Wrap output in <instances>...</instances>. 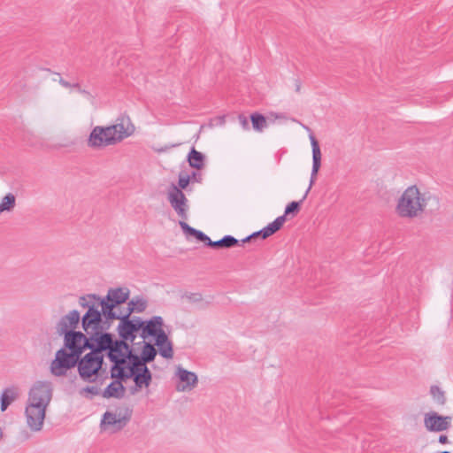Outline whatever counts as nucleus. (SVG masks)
Listing matches in <instances>:
<instances>
[{
    "instance_id": "nucleus-1",
    "label": "nucleus",
    "mask_w": 453,
    "mask_h": 453,
    "mask_svg": "<svg viewBox=\"0 0 453 453\" xmlns=\"http://www.w3.org/2000/svg\"><path fill=\"white\" fill-rule=\"evenodd\" d=\"M134 129V126L129 123V120L127 126L123 122L105 127L96 126L92 129L87 143L89 148L93 149L114 145L130 136Z\"/></svg>"
},
{
    "instance_id": "nucleus-2",
    "label": "nucleus",
    "mask_w": 453,
    "mask_h": 453,
    "mask_svg": "<svg viewBox=\"0 0 453 453\" xmlns=\"http://www.w3.org/2000/svg\"><path fill=\"white\" fill-rule=\"evenodd\" d=\"M427 204L425 194L417 186L408 187L397 200L396 214L403 219H415L422 215Z\"/></svg>"
},
{
    "instance_id": "nucleus-3",
    "label": "nucleus",
    "mask_w": 453,
    "mask_h": 453,
    "mask_svg": "<svg viewBox=\"0 0 453 453\" xmlns=\"http://www.w3.org/2000/svg\"><path fill=\"white\" fill-rule=\"evenodd\" d=\"M310 140H311V148H312V161H313L310 185H309V188H307L303 197L300 201H298V202L293 201L286 206L284 215H282L285 218V220L287 219L288 216L291 215L292 217H295L299 212L300 208H301V203L306 198L309 191L311 190L312 185L314 184L316 178H317V174L321 166V151H320L319 142L312 134H310Z\"/></svg>"
},
{
    "instance_id": "nucleus-4",
    "label": "nucleus",
    "mask_w": 453,
    "mask_h": 453,
    "mask_svg": "<svg viewBox=\"0 0 453 453\" xmlns=\"http://www.w3.org/2000/svg\"><path fill=\"white\" fill-rule=\"evenodd\" d=\"M87 296H81L79 300V303L81 307L88 308L87 312L81 319L82 328L88 334H91V332L99 331V329L107 330L110 325L107 326L103 325L101 311L96 308L95 303L87 301Z\"/></svg>"
},
{
    "instance_id": "nucleus-5",
    "label": "nucleus",
    "mask_w": 453,
    "mask_h": 453,
    "mask_svg": "<svg viewBox=\"0 0 453 453\" xmlns=\"http://www.w3.org/2000/svg\"><path fill=\"white\" fill-rule=\"evenodd\" d=\"M65 348H61L56 352L55 359L50 364V372L53 375L61 377L65 376L68 370L77 366L79 355Z\"/></svg>"
},
{
    "instance_id": "nucleus-6",
    "label": "nucleus",
    "mask_w": 453,
    "mask_h": 453,
    "mask_svg": "<svg viewBox=\"0 0 453 453\" xmlns=\"http://www.w3.org/2000/svg\"><path fill=\"white\" fill-rule=\"evenodd\" d=\"M52 385L49 381H36L29 390L27 403L48 407L52 399Z\"/></svg>"
},
{
    "instance_id": "nucleus-7",
    "label": "nucleus",
    "mask_w": 453,
    "mask_h": 453,
    "mask_svg": "<svg viewBox=\"0 0 453 453\" xmlns=\"http://www.w3.org/2000/svg\"><path fill=\"white\" fill-rule=\"evenodd\" d=\"M142 324L143 320L141 318L135 317L131 319L128 314H124L123 317L119 318V324L118 326L119 337L134 342L136 337L135 334L141 330Z\"/></svg>"
},
{
    "instance_id": "nucleus-8",
    "label": "nucleus",
    "mask_w": 453,
    "mask_h": 453,
    "mask_svg": "<svg viewBox=\"0 0 453 453\" xmlns=\"http://www.w3.org/2000/svg\"><path fill=\"white\" fill-rule=\"evenodd\" d=\"M64 348L81 357L90 348L88 337L81 331H70L64 335Z\"/></svg>"
},
{
    "instance_id": "nucleus-9",
    "label": "nucleus",
    "mask_w": 453,
    "mask_h": 453,
    "mask_svg": "<svg viewBox=\"0 0 453 453\" xmlns=\"http://www.w3.org/2000/svg\"><path fill=\"white\" fill-rule=\"evenodd\" d=\"M167 199L178 216L182 219H187L188 210V199L185 194L173 183L169 188Z\"/></svg>"
},
{
    "instance_id": "nucleus-10",
    "label": "nucleus",
    "mask_w": 453,
    "mask_h": 453,
    "mask_svg": "<svg viewBox=\"0 0 453 453\" xmlns=\"http://www.w3.org/2000/svg\"><path fill=\"white\" fill-rule=\"evenodd\" d=\"M95 352H88L80 357L77 363L81 379L86 382H96L98 377L97 366H95Z\"/></svg>"
},
{
    "instance_id": "nucleus-11",
    "label": "nucleus",
    "mask_w": 453,
    "mask_h": 453,
    "mask_svg": "<svg viewBox=\"0 0 453 453\" xmlns=\"http://www.w3.org/2000/svg\"><path fill=\"white\" fill-rule=\"evenodd\" d=\"M164 320L160 316H154L150 319L143 321L141 327V336L145 339L149 336L154 337L155 342H163L165 339V332L163 329Z\"/></svg>"
},
{
    "instance_id": "nucleus-12",
    "label": "nucleus",
    "mask_w": 453,
    "mask_h": 453,
    "mask_svg": "<svg viewBox=\"0 0 453 453\" xmlns=\"http://www.w3.org/2000/svg\"><path fill=\"white\" fill-rule=\"evenodd\" d=\"M47 407L40 404L27 403L25 410L27 423L32 431L39 432L42 429Z\"/></svg>"
},
{
    "instance_id": "nucleus-13",
    "label": "nucleus",
    "mask_w": 453,
    "mask_h": 453,
    "mask_svg": "<svg viewBox=\"0 0 453 453\" xmlns=\"http://www.w3.org/2000/svg\"><path fill=\"white\" fill-rule=\"evenodd\" d=\"M131 418V412L127 411L126 414L120 416L111 411H106L101 420V426L104 430H111V433H117L122 430Z\"/></svg>"
},
{
    "instance_id": "nucleus-14",
    "label": "nucleus",
    "mask_w": 453,
    "mask_h": 453,
    "mask_svg": "<svg viewBox=\"0 0 453 453\" xmlns=\"http://www.w3.org/2000/svg\"><path fill=\"white\" fill-rule=\"evenodd\" d=\"M450 416H441L435 411H430L424 416V426L429 432H442L451 426Z\"/></svg>"
},
{
    "instance_id": "nucleus-15",
    "label": "nucleus",
    "mask_w": 453,
    "mask_h": 453,
    "mask_svg": "<svg viewBox=\"0 0 453 453\" xmlns=\"http://www.w3.org/2000/svg\"><path fill=\"white\" fill-rule=\"evenodd\" d=\"M105 330H100L91 332L88 337V343L90 345L91 351L103 353L107 351L114 341L113 335L111 333L104 332Z\"/></svg>"
},
{
    "instance_id": "nucleus-16",
    "label": "nucleus",
    "mask_w": 453,
    "mask_h": 453,
    "mask_svg": "<svg viewBox=\"0 0 453 453\" xmlns=\"http://www.w3.org/2000/svg\"><path fill=\"white\" fill-rule=\"evenodd\" d=\"M106 355L109 360L113 363L111 369V377L116 376L117 372L126 369V355H124V351L121 350L120 346L118 344L117 339H114Z\"/></svg>"
},
{
    "instance_id": "nucleus-17",
    "label": "nucleus",
    "mask_w": 453,
    "mask_h": 453,
    "mask_svg": "<svg viewBox=\"0 0 453 453\" xmlns=\"http://www.w3.org/2000/svg\"><path fill=\"white\" fill-rule=\"evenodd\" d=\"M115 377L125 380L132 378L138 388H142V387L148 388L152 381L151 372L147 366L140 369V371H134L133 372H127L126 369H124L122 372H117Z\"/></svg>"
},
{
    "instance_id": "nucleus-18",
    "label": "nucleus",
    "mask_w": 453,
    "mask_h": 453,
    "mask_svg": "<svg viewBox=\"0 0 453 453\" xmlns=\"http://www.w3.org/2000/svg\"><path fill=\"white\" fill-rule=\"evenodd\" d=\"M80 321V313L76 310L71 311L65 316H63L56 325V331L58 335H65L70 331H75Z\"/></svg>"
},
{
    "instance_id": "nucleus-19",
    "label": "nucleus",
    "mask_w": 453,
    "mask_h": 453,
    "mask_svg": "<svg viewBox=\"0 0 453 453\" xmlns=\"http://www.w3.org/2000/svg\"><path fill=\"white\" fill-rule=\"evenodd\" d=\"M285 223V218L283 216L278 217L274 221L270 223L268 226L261 229L260 231L255 232L248 237L242 240V243L250 242L257 238L266 239L269 236L274 234L279 231L283 224Z\"/></svg>"
},
{
    "instance_id": "nucleus-20",
    "label": "nucleus",
    "mask_w": 453,
    "mask_h": 453,
    "mask_svg": "<svg viewBox=\"0 0 453 453\" xmlns=\"http://www.w3.org/2000/svg\"><path fill=\"white\" fill-rule=\"evenodd\" d=\"M115 380L108 385V387L102 393L103 397L104 398H118L121 399L125 396L126 388L123 386L122 381H125V379H118L117 377H111Z\"/></svg>"
},
{
    "instance_id": "nucleus-21",
    "label": "nucleus",
    "mask_w": 453,
    "mask_h": 453,
    "mask_svg": "<svg viewBox=\"0 0 453 453\" xmlns=\"http://www.w3.org/2000/svg\"><path fill=\"white\" fill-rule=\"evenodd\" d=\"M177 375L181 382H186V385H178L177 390L185 391L196 387L198 382L197 376L195 372H188L183 368L179 367Z\"/></svg>"
},
{
    "instance_id": "nucleus-22",
    "label": "nucleus",
    "mask_w": 453,
    "mask_h": 453,
    "mask_svg": "<svg viewBox=\"0 0 453 453\" xmlns=\"http://www.w3.org/2000/svg\"><path fill=\"white\" fill-rule=\"evenodd\" d=\"M129 295L130 291L127 288H110L105 297L116 306H119L128 300Z\"/></svg>"
},
{
    "instance_id": "nucleus-23",
    "label": "nucleus",
    "mask_w": 453,
    "mask_h": 453,
    "mask_svg": "<svg viewBox=\"0 0 453 453\" xmlns=\"http://www.w3.org/2000/svg\"><path fill=\"white\" fill-rule=\"evenodd\" d=\"M19 388L15 386L4 388L1 395V411H4L19 397Z\"/></svg>"
},
{
    "instance_id": "nucleus-24",
    "label": "nucleus",
    "mask_w": 453,
    "mask_h": 453,
    "mask_svg": "<svg viewBox=\"0 0 453 453\" xmlns=\"http://www.w3.org/2000/svg\"><path fill=\"white\" fill-rule=\"evenodd\" d=\"M187 159L192 168L201 170L204 167L205 156L194 147L190 150Z\"/></svg>"
},
{
    "instance_id": "nucleus-25",
    "label": "nucleus",
    "mask_w": 453,
    "mask_h": 453,
    "mask_svg": "<svg viewBox=\"0 0 453 453\" xmlns=\"http://www.w3.org/2000/svg\"><path fill=\"white\" fill-rule=\"evenodd\" d=\"M126 368L128 369L127 372H133L134 371H140V369L147 366L141 356L134 353L126 355Z\"/></svg>"
},
{
    "instance_id": "nucleus-26",
    "label": "nucleus",
    "mask_w": 453,
    "mask_h": 453,
    "mask_svg": "<svg viewBox=\"0 0 453 453\" xmlns=\"http://www.w3.org/2000/svg\"><path fill=\"white\" fill-rule=\"evenodd\" d=\"M155 344L159 349V354L165 357V358H173V344L169 341L167 334H165V339L163 341V342L158 343L157 342H155Z\"/></svg>"
},
{
    "instance_id": "nucleus-27",
    "label": "nucleus",
    "mask_w": 453,
    "mask_h": 453,
    "mask_svg": "<svg viewBox=\"0 0 453 453\" xmlns=\"http://www.w3.org/2000/svg\"><path fill=\"white\" fill-rule=\"evenodd\" d=\"M143 344L144 345L142 348L141 357H142V360L144 361V363L147 365L148 363H150L155 359V357L157 356V349L150 342H143Z\"/></svg>"
},
{
    "instance_id": "nucleus-28",
    "label": "nucleus",
    "mask_w": 453,
    "mask_h": 453,
    "mask_svg": "<svg viewBox=\"0 0 453 453\" xmlns=\"http://www.w3.org/2000/svg\"><path fill=\"white\" fill-rule=\"evenodd\" d=\"M146 307L147 302L145 300L142 298H136L135 300L133 299L128 303V307L125 314H128V316L130 317V315L134 311L142 312L143 311H145Z\"/></svg>"
},
{
    "instance_id": "nucleus-29",
    "label": "nucleus",
    "mask_w": 453,
    "mask_h": 453,
    "mask_svg": "<svg viewBox=\"0 0 453 453\" xmlns=\"http://www.w3.org/2000/svg\"><path fill=\"white\" fill-rule=\"evenodd\" d=\"M87 297L90 300H97L99 301V303L100 305L102 306V316L105 314L106 311H113L114 308H116L117 306L111 303V301H108L107 300V297H104V298H100L98 296H96V294H90V295H88Z\"/></svg>"
},
{
    "instance_id": "nucleus-30",
    "label": "nucleus",
    "mask_w": 453,
    "mask_h": 453,
    "mask_svg": "<svg viewBox=\"0 0 453 453\" xmlns=\"http://www.w3.org/2000/svg\"><path fill=\"white\" fill-rule=\"evenodd\" d=\"M16 198L13 194L9 193L4 196L0 203V213L4 211H11L15 207Z\"/></svg>"
},
{
    "instance_id": "nucleus-31",
    "label": "nucleus",
    "mask_w": 453,
    "mask_h": 453,
    "mask_svg": "<svg viewBox=\"0 0 453 453\" xmlns=\"http://www.w3.org/2000/svg\"><path fill=\"white\" fill-rule=\"evenodd\" d=\"M250 120L253 128L258 132H261L267 126L265 117L257 112L250 115Z\"/></svg>"
},
{
    "instance_id": "nucleus-32",
    "label": "nucleus",
    "mask_w": 453,
    "mask_h": 453,
    "mask_svg": "<svg viewBox=\"0 0 453 453\" xmlns=\"http://www.w3.org/2000/svg\"><path fill=\"white\" fill-rule=\"evenodd\" d=\"M430 394L438 404L444 405L446 403L445 393L438 386H432L430 388Z\"/></svg>"
},
{
    "instance_id": "nucleus-33",
    "label": "nucleus",
    "mask_w": 453,
    "mask_h": 453,
    "mask_svg": "<svg viewBox=\"0 0 453 453\" xmlns=\"http://www.w3.org/2000/svg\"><path fill=\"white\" fill-rule=\"evenodd\" d=\"M223 249H229L239 245V241L232 235H225L222 238Z\"/></svg>"
},
{
    "instance_id": "nucleus-34",
    "label": "nucleus",
    "mask_w": 453,
    "mask_h": 453,
    "mask_svg": "<svg viewBox=\"0 0 453 453\" xmlns=\"http://www.w3.org/2000/svg\"><path fill=\"white\" fill-rule=\"evenodd\" d=\"M191 181V177L190 175L188 174H184L182 173H180L179 175V180H178V188L181 190V189H185L187 188V187L188 186L189 182Z\"/></svg>"
},
{
    "instance_id": "nucleus-35",
    "label": "nucleus",
    "mask_w": 453,
    "mask_h": 453,
    "mask_svg": "<svg viewBox=\"0 0 453 453\" xmlns=\"http://www.w3.org/2000/svg\"><path fill=\"white\" fill-rule=\"evenodd\" d=\"M129 340L119 339L118 340V344L120 346L121 350L124 351V355L134 353L133 349L130 344L127 342Z\"/></svg>"
},
{
    "instance_id": "nucleus-36",
    "label": "nucleus",
    "mask_w": 453,
    "mask_h": 453,
    "mask_svg": "<svg viewBox=\"0 0 453 453\" xmlns=\"http://www.w3.org/2000/svg\"><path fill=\"white\" fill-rule=\"evenodd\" d=\"M180 226L181 227V229L183 230V232L186 234H188V235H191V236H194L196 232L197 231V229L190 226L188 224H187L185 221H180Z\"/></svg>"
},
{
    "instance_id": "nucleus-37",
    "label": "nucleus",
    "mask_w": 453,
    "mask_h": 453,
    "mask_svg": "<svg viewBox=\"0 0 453 453\" xmlns=\"http://www.w3.org/2000/svg\"><path fill=\"white\" fill-rule=\"evenodd\" d=\"M180 226L181 227V229L183 230V232L186 234H188V235H191V236H194L196 232L197 231V229L190 226L188 224H187L185 221H180Z\"/></svg>"
},
{
    "instance_id": "nucleus-38",
    "label": "nucleus",
    "mask_w": 453,
    "mask_h": 453,
    "mask_svg": "<svg viewBox=\"0 0 453 453\" xmlns=\"http://www.w3.org/2000/svg\"><path fill=\"white\" fill-rule=\"evenodd\" d=\"M180 226L181 227V229L183 230V232L186 234H188V235H191V236H194L196 232L197 231V229L190 226L188 224H187L185 221H180Z\"/></svg>"
},
{
    "instance_id": "nucleus-39",
    "label": "nucleus",
    "mask_w": 453,
    "mask_h": 453,
    "mask_svg": "<svg viewBox=\"0 0 453 453\" xmlns=\"http://www.w3.org/2000/svg\"><path fill=\"white\" fill-rule=\"evenodd\" d=\"M93 352H95V366H97V372H99V371L103 368V365L104 363V356L103 353L96 352L95 350Z\"/></svg>"
},
{
    "instance_id": "nucleus-40",
    "label": "nucleus",
    "mask_w": 453,
    "mask_h": 453,
    "mask_svg": "<svg viewBox=\"0 0 453 453\" xmlns=\"http://www.w3.org/2000/svg\"><path fill=\"white\" fill-rule=\"evenodd\" d=\"M185 297L191 303H198L203 300V296L200 293L186 294Z\"/></svg>"
},
{
    "instance_id": "nucleus-41",
    "label": "nucleus",
    "mask_w": 453,
    "mask_h": 453,
    "mask_svg": "<svg viewBox=\"0 0 453 453\" xmlns=\"http://www.w3.org/2000/svg\"><path fill=\"white\" fill-rule=\"evenodd\" d=\"M194 237L199 241L203 242L206 245V242H209L210 238L202 231L197 230L194 235Z\"/></svg>"
},
{
    "instance_id": "nucleus-42",
    "label": "nucleus",
    "mask_w": 453,
    "mask_h": 453,
    "mask_svg": "<svg viewBox=\"0 0 453 453\" xmlns=\"http://www.w3.org/2000/svg\"><path fill=\"white\" fill-rule=\"evenodd\" d=\"M106 320H113V319H119V318L123 317V315H118L114 310L110 311H106L105 314L104 315Z\"/></svg>"
},
{
    "instance_id": "nucleus-43",
    "label": "nucleus",
    "mask_w": 453,
    "mask_h": 453,
    "mask_svg": "<svg viewBox=\"0 0 453 453\" xmlns=\"http://www.w3.org/2000/svg\"><path fill=\"white\" fill-rule=\"evenodd\" d=\"M206 246L212 248V249H223V242L222 239L213 242L211 239L208 242H206Z\"/></svg>"
},
{
    "instance_id": "nucleus-44",
    "label": "nucleus",
    "mask_w": 453,
    "mask_h": 453,
    "mask_svg": "<svg viewBox=\"0 0 453 453\" xmlns=\"http://www.w3.org/2000/svg\"><path fill=\"white\" fill-rule=\"evenodd\" d=\"M83 391L85 392H88V393H90L94 395H100V389L99 388L97 387H95V386H88L86 387L85 388H83Z\"/></svg>"
},
{
    "instance_id": "nucleus-45",
    "label": "nucleus",
    "mask_w": 453,
    "mask_h": 453,
    "mask_svg": "<svg viewBox=\"0 0 453 453\" xmlns=\"http://www.w3.org/2000/svg\"><path fill=\"white\" fill-rule=\"evenodd\" d=\"M239 121H240V124L242 125V127H243V129H245V130L250 129L249 120L246 116H244L242 114L239 115Z\"/></svg>"
},
{
    "instance_id": "nucleus-46",
    "label": "nucleus",
    "mask_w": 453,
    "mask_h": 453,
    "mask_svg": "<svg viewBox=\"0 0 453 453\" xmlns=\"http://www.w3.org/2000/svg\"><path fill=\"white\" fill-rule=\"evenodd\" d=\"M190 177H191V180H194L196 182H200L202 180V175L196 172H193L192 174L190 175Z\"/></svg>"
},
{
    "instance_id": "nucleus-47",
    "label": "nucleus",
    "mask_w": 453,
    "mask_h": 453,
    "mask_svg": "<svg viewBox=\"0 0 453 453\" xmlns=\"http://www.w3.org/2000/svg\"><path fill=\"white\" fill-rule=\"evenodd\" d=\"M58 82L65 88H72L73 83H70L64 80L63 78H59Z\"/></svg>"
},
{
    "instance_id": "nucleus-48",
    "label": "nucleus",
    "mask_w": 453,
    "mask_h": 453,
    "mask_svg": "<svg viewBox=\"0 0 453 453\" xmlns=\"http://www.w3.org/2000/svg\"><path fill=\"white\" fill-rule=\"evenodd\" d=\"M439 442L441 444H446L449 442L448 436L445 434H441L438 439Z\"/></svg>"
},
{
    "instance_id": "nucleus-49",
    "label": "nucleus",
    "mask_w": 453,
    "mask_h": 453,
    "mask_svg": "<svg viewBox=\"0 0 453 453\" xmlns=\"http://www.w3.org/2000/svg\"><path fill=\"white\" fill-rule=\"evenodd\" d=\"M72 88H76L81 93L87 94V91L81 89V85L78 82L73 83Z\"/></svg>"
},
{
    "instance_id": "nucleus-50",
    "label": "nucleus",
    "mask_w": 453,
    "mask_h": 453,
    "mask_svg": "<svg viewBox=\"0 0 453 453\" xmlns=\"http://www.w3.org/2000/svg\"><path fill=\"white\" fill-rule=\"evenodd\" d=\"M295 85H296V91L297 93H299V92H300V89H301V81H300V80L296 79V80L295 81Z\"/></svg>"
},
{
    "instance_id": "nucleus-51",
    "label": "nucleus",
    "mask_w": 453,
    "mask_h": 453,
    "mask_svg": "<svg viewBox=\"0 0 453 453\" xmlns=\"http://www.w3.org/2000/svg\"><path fill=\"white\" fill-rule=\"evenodd\" d=\"M178 145H179V144H173V145L169 146V148H173V147H176V146H178ZM167 149H168V147H166L165 149H160V150H158V151H159V152H164V151H165Z\"/></svg>"
},
{
    "instance_id": "nucleus-52",
    "label": "nucleus",
    "mask_w": 453,
    "mask_h": 453,
    "mask_svg": "<svg viewBox=\"0 0 453 453\" xmlns=\"http://www.w3.org/2000/svg\"><path fill=\"white\" fill-rule=\"evenodd\" d=\"M139 389H140V388H136V386L134 385V387L131 388V393H132V394H134V393H136Z\"/></svg>"
},
{
    "instance_id": "nucleus-53",
    "label": "nucleus",
    "mask_w": 453,
    "mask_h": 453,
    "mask_svg": "<svg viewBox=\"0 0 453 453\" xmlns=\"http://www.w3.org/2000/svg\"><path fill=\"white\" fill-rule=\"evenodd\" d=\"M3 437V431H2V428L0 427V439Z\"/></svg>"
},
{
    "instance_id": "nucleus-54",
    "label": "nucleus",
    "mask_w": 453,
    "mask_h": 453,
    "mask_svg": "<svg viewBox=\"0 0 453 453\" xmlns=\"http://www.w3.org/2000/svg\"><path fill=\"white\" fill-rule=\"evenodd\" d=\"M441 453H451V452H449V451H442Z\"/></svg>"
}]
</instances>
